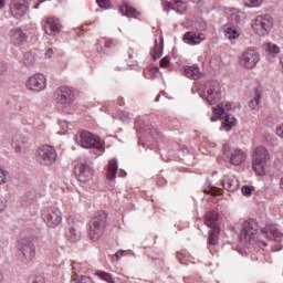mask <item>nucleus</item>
Wrapping results in <instances>:
<instances>
[{"label": "nucleus", "instance_id": "nucleus-25", "mask_svg": "<svg viewBox=\"0 0 283 283\" xmlns=\"http://www.w3.org/2000/svg\"><path fill=\"white\" fill-rule=\"evenodd\" d=\"M184 76L187 78H191L192 81H198L202 73H200V69L198 66H184Z\"/></svg>", "mask_w": 283, "mask_h": 283}, {"label": "nucleus", "instance_id": "nucleus-57", "mask_svg": "<svg viewBox=\"0 0 283 283\" xmlns=\"http://www.w3.org/2000/svg\"><path fill=\"white\" fill-rule=\"evenodd\" d=\"M0 283H3V274L0 273Z\"/></svg>", "mask_w": 283, "mask_h": 283}, {"label": "nucleus", "instance_id": "nucleus-5", "mask_svg": "<svg viewBox=\"0 0 283 283\" xmlns=\"http://www.w3.org/2000/svg\"><path fill=\"white\" fill-rule=\"evenodd\" d=\"M36 161L44 167H50L56 163V150L50 145H42L35 153Z\"/></svg>", "mask_w": 283, "mask_h": 283}, {"label": "nucleus", "instance_id": "nucleus-31", "mask_svg": "<svg viewBox=\"0 0 283 283\" xmlns=\"http://www.w3.org/2000/svg\"><path fill=\"white\" fill-rule=\"evenodd\" d=\"M36 200V192L35 191H29L25 192L22 197H21V202L24 207H28V205H32V201Z\"/></svg>", "mask_w": 283, "mask_h": 283}, {"label": "nucleus", "instance_id": "nucleus-47", "mask_svg": "<svg viewBox=\"0 0 283 283\" xmlns=\"http://www.w3.org/2000/svg\"><path fill=\"white\" fill-rule=\"evenodd\" d=\"M80 269H81V264H78L77 262L72 263L73 273L76 274V271H80Z\"/></svg>", "mask_w": 283, "mask_h": 283}, {"label": "nucleus", "instance_id": "nucleus-32", "mask_svg": "<svg viewBox=\"0 0 283 283\" xmlns=\"http://www.w3.org/2000/svg\"><path fill=\"white\" fill-rule=\"evenodd\" d=\"M151 57L154 59V61L160 59V56H163V44H160L158 46V41L155 40V46L151 49L150 51Z\"/></svg>", "mask_w": 283, "mask_h": 283}, {"label": "nucleus", "instance_id": "nucleus-54", "mask_svg": "<svg viewBox=\"0 0 283 283\" xmlns=\"http://www.w3.org/2000/svg\"><path fill=\"white\" fill-rule=\"evenodd\" d=\"M6 8V1L4 0H0V9Z\"/></svg>", "mask_w": 283, "mask_h": 283}, {"label": "nucleus", "instance_id": "nucleus-2", "mask_svg": "<svg viewBox=\"0 0 283 283\" xmlns=\"http://www.w3.org/2000/svg\"><path fill=\"white\" fill-rule=\"evenodd\" d=\"M107 222V212L101 210L88 223V235L93 242L101 240L105 233V223Z\"/></svg>", "mask_w": 283, "mask_h": 283}, {"label": "nucleus", "instance_id": "nucleus-24", "mask_svg": "<svg viewBox=\"0 0 283 283\" xmlns=\"http://www.w3.org/2000/svg\"><path fill=\"white\" fill-rule=\"evenodd\" d=\"M222 187L226 191H238V187H240V182L235 176H226L222 180Z\"/></svg>", "mask_w": 283, "mask_h": 283}, {"label": "nucleus", "instance_id": "nucleus-15", "mask_svg": "<svg viewBox=\"0 0 283 283\" xmlns=\"http://www.w3.org/2000/svg\"><path fill=\"white\" fill-rule=\"evenodd\" d=\"M27 87L32 92H43L48 87V80L41 73L34 74L27 81Z\"/></svg>", "mask_w": 283, "mask_h": 283}, {"label": "nucleus", "instance_id": "nucleus-17", "mask_svg": "<svg viewBox=\"0 0 283 283\" xmlns=\"http://www.w3.org/2000/svg\"><path fill=\"white\" fill-rule=\"evenodd\" d=\"M30 145H32V140L25 135H15L11 142V147L19 154H25L30 149Z\"/></svg>", "mask_w": 283, "mask_h": 283}, {"label": "nucleus", "instance_id": "nucleus-35", "mask_svg": "<svg viewBox=\"0 0 283 283\" xmlns=\"http://www.w3.org/2000/svg\"><path fill=\"white\" fill-rule=\"evenodd\" d=\"M265 52H269L270 54H280V46H277V44L268 42L265 44Z\"/></svg>", "mask_w": 283, "mask_h": 283}, {"label": "nucleus", "instance_id": "nucleus-51", "mask_svg": "<svg viewBox=\"0 0 283 283\" xmlns=\"http://www.w3.org/2000/svg\"><path fill=\"white\" fill-rule=\"evenodd\" d=\"M276 134L280 138H283V124L276 129Z\"/></svg>", "mask_w": 283, "mask_h": 283}, {"label": "nucleus", "instance_id": "nucleus-26", "mask_svg": "<svg viewBox=\"0 0 283 283\" xmlns=\"http://www.w3.org/2000/svg\"><path fill=\"white\" fill-rule=\"evenodd\" d=\"M112 48H114L112 40L102 39L96 44V50L99 54H107Z\"/></svg>", "mask_w": 283, "mask_h": 283}, {"label": "nucleus", "instance_id": "nucleus-55", "mask_svg": "<svg viewBox=\"0 0 283 283\" xmlns=\"http://www.w3.org/2000/svg\"><path fill=\"white\" fill-rule=\"evenodd\" d=\"M158 101H160V95H157L155 98V103H158Z\"/></svg>", "mask_w": 283, "mask_h": 283}, {"label": "nucleus", "instance_id": "nucleus-6", "mask_svg": "<svg viewBox=\"0 0 283 283\" xmlns=\"http://www.w3.org/2000/svg\"><path fill=\"white\" fill-rule=\"evenodd\" d=\"M258 221L255 219H249L242 223L240 240L245 244H251L258 235Z\"/></svg>", "mask_w": 283, "mask_h": 283}, {"label": "nucleus", "instance_id": "nucleus-37", "mask_svg": "<svg viewBox=\"0 0 283 283\" xmlns=\"http://www.w3.org/2000/svg\"><path fill=\"white\" fill-rule=\"evenodd\" d=\"M243 3L247 8H260L264 3V0H243Z\"/></svg>", "mask_w": 283, "mask_h": 283}, {"label": "nucleus", "instance_id": "nucleus-38", "mask_svg": "<svg viewBox=\"0 0 283 283\" xmlns=\"http://www.w3.org/2000/svg\"><path fill=\"white\" fill-rule=\"evenodd\" d=\"M10 180V172L3 168H0V185H6Z\"/></svg>", "mask_w": 283, "mask_h": 283}, {"label": "nucleus", "instance_id": "nucleus-7", "mask_svg": "<svg viewBox=\"0 0 283 283\" xmlns=\"http://www.w3.org/2000/svg\"><path fill=\"white\" fill-rule=\"evenodd\" d=\"M216 222H218V212H208L206 214L205 224L211 229L209 231L208 244H211L212 247L218 244V235H220V227H218Z\"/></svg>", "mask_w": 283, "mask_h": 283}, {"label": "nucleus", "instance_id": "nucleus-1", "mask_svg": "<svg viewBox=\"0 0 283 283\" xmlns=\"http://www.w3.org/2000/svg\"><path fill=\"white\" fill-rule=\"evenodd\" d=\"M75 143L84 149H92V147L94 149H98V151H103L105 149V140L87 130L77 133L75 135Z\"/></svg>", "mask_w": 283, "mask_h": 283}, {"label": "nucleus", "instance_id": "nucleus-14", "mask_svg": "<svg viewBox=\"0 0 283 283\" xmlns=\"http://www.w3.org/2000/svg\"><path fill=\"white\" fill-rule=\"evenodd\" d=\"M54 98L59 105H70L74 103V92L67 86H61L55 91Z\"/></svg>", "mask_w": 283, "mask_h": 283}, {"label": "nucleus", "instance_id": "nucleus-22", "mask_svg": "<svg viewBox=\"0 0 283 283\" xmlns=\"http://www.w3.org/2000/svg\"><path fill=\"white\" fill-rule=\"evenodd\" d=\"M165 12L175 10L176 12H185L187 10V0H172L171 2L166 1L164 3Z\"/></svg>", "mask_w": 283, "mask_h": 283}, {"label": "nucleus", "instance_id": "nucleus-63", "mask_svg": "<svg viewBox=\"0 0 283 283\" xmlns=\"http://www.w3.org/2000/svg\"><path fill=\"white\" fill-rule=\"evenodd\" d=\"M94 283V282H93Z\"/></svg>", "mask_w": 283, "mask_h": 283}, {"label": "nucleus", "instance_id": "nucleus-20", "mask_svg": "<svg viewBox=\"0 0 283 283\" xmlns=\"http://www.w3.org/2000/svg\"><path fill=\"white\" fill-rule=\"evenodd\" d=\"M61 20L56 18H49L46 19V22L44 24V32L49 36H54V34H57V32H61Z\"/></svg>", "mask_w": 283, "mask_h": 283}, {"label": "nucleus", "instance_id": "nucleus-43", "mask_svg": "<svg viewBox=\"0 0 283 283\" xmlns=\"http://www.w3.org/2000/svg\"><path fill=\"white\" fill-rule=\"evenodd\" d=\"M255 188L253 187V186H243L242 188H241V193L243 195V196H251V193L253 192V190H254Z\"/></svg>", "mask_w": 283, "mask_h": 283}, {"label": "nucleus", "instance_id": "nucleus-61", "mask_svg": "<svg viewBox=\"0 0 283 283\" xmlns=\"http://www.w3.org/2000/svg\"><path fill=\"white\" fill-rule=\"evenodd\" d=\"M202 28H203V29L207 28V24L203 23Z\"/></svg>", "mask_w": 283, "mask_h": 283}, {"label": "nucleus", "instance_id": "nucleus-62", "mask_svg": "<svg viewBox=\"0 0 283 283\" xmlns=\"http://www.w3.org/2000/svg\"><path fill=\"white\" fill-rule=\"evenodd\" d=\"M123 120H127V116L123 118Z\"/></svg>", "mask_w": 283, "mask_h": 283}, {"label": "nucleus", "instance_id": "nucleus-9", "mask_svg": "<svg viewBox=\"0 0 283 283\" xmlns=\"http://www.w3.org/2000/svg\"><path fill=\"white\" fill-rule=\"evenodd\" d=\"M18 249L22 255L21 260L23 264H30L36 258V247L30 239H22L18 244Z\"/></svg>", "mask_w": 283, "mask_h": 283}, {"label": "nucleus", "instance_id": "nucleus-8", "mask_svg": "<svg viewBox=\"0 0 283 283\" xmlns=\"http://www.w3.org/2000/svg\"><path fill=\"white\" fill-rule=\"evenodd\" d=\"M252 28L259 36H266L273 28V18L270 14L259 15L252 21Z\"/></svg>", "mask_w": 283, "mask_h": 283}, {"label": "nucleus", "instance_id": "nucleus-11", "mask_svg": "<svg viewBox=\"0 0 283 283\" xmlns=\"http://www.w3.org/2000/svg\"><path fill=\"white\" fill-rule=\"evenodd\" d=\"M240 65L245 70H253L258 63H260V53L254 48H249L243 51L239 59Z\"/></svg>", "mask_w": 283, "mask_h": 283}, {"label": "nucleus", "instance_id": "nucleus-33", "mask_svg": "<svg viewBox=\"0 0 283 283\" xmlns=\"http://www.w3.org/2000/svg\"><path fill=\"white\" fill-rule=\"evenodd\" d=\"M66 235L71 242H76L77 240H81V230L76 228H71Z\"/></svg>", "mask_w": 283, "mask_h": 283}, {"label": "nucleus", "instance_id": "nucleus-16", "mask_svg": "<svg viewBox=\"0 0 283 283\" xmlns=\"http://www.w3.org/2000/svg\"><path fill=\"white\" fill-rule=\"evenodd\" d=\"M28 6H30V0H11L10 13L14 19H21L28 13Z\"/></svg>", "mask_w": 283, "mask_h": 283}, {"label": "nucleus", "instance_id": "nucleus-49", "mask_svg": "<svg viewBox=\"0 0 283 283\" xmlns=\"http://www.w3.org/2000/svg\"><path fill=\"white\" fill-rule=\"evenodd\" d=\"M6 209V200L3 199V197H0V213L1 211H4Z\"/></svg>", "mask_w": 283, "mask_h": 283}, {"label": "nucleus", "instance_id": "nucleus-4", "mask_svg": "<svg viewBox=\"0 0 283 283\" xmlns=\"http://www.w3.org/2000/svg\"><path fill=\"white\" fill-rule=\"evenodd\" d=\"M222 151L226 163H230V165H234L235 167H240V165L247 160V154L240 148L231 147L226 144L222 147Z\"/></svg>", "mask_w": 283, "mask_h": 283}, {"label": "nucleus", "instance_id": "nucleus-53", "mask_svg": "<svg viewBox=\"0 0 283 283\" xmlns=\"http://www.w3.org/2000/svg\"><path fill=\"white\" fill-rule=\"evenodd\" d=\"M124 253H125V251H118V252L115 254L116 260H118V258H120V255H123Z\"/></svg>", "mask_w": 283, "mask_h": 283}, {"label": "nucleus", "instance_id": "nucleus-45", "mask_svg": "<svg viewBox=\"0 0 283 283\" xmlns=\"http://www.w3.org/2000/svg\"><path fill=\"white\" fill-rule=\"evenodd\" d=\"M170 63H171V59L169 56H165L160 60L159 65L160 67H169Z\"/></svg>", "mask_w": 283, "mask_h": 283}, {"label": "nucleus", "instance_id": "nucleus-60", "mask_svg": "<svg viewBox=\"0 0 283 283\" xmlns=\"http://www.w3.org/2000/svg\"><path fill=\"white\" fill-rule=\"evenodd\" d=\"M282 250V248H276V251H281Z\"/></svg>", "mask_w": 283, "mask_h": 283}, {"label": "nucleus", "instance_id": "nucleus-23", "mask_svg": "<svg viewBox=\"0 0 283 283\" xmlns=\"http://www.w3.org/2000/svg\"><path fill=\"white\" fill-rule=\"evenodd\" d=\"M184 41L188 45H200V43H202V41H205V36H202V34H200V33L189 31V32L185 33Z\"/></svg>", "mask_w": 283, "mask_h": 283}, {"label": "nucleus", "instance_id": "nucleus-19", "mask_svg": "<svg viewBox=\"0 0 283 283\" xmlns=\"http://www.w3.org/2000/svg\"><path fill=\"white\" fill-rule=\"evenodd\" d=\"M9 39L12 45H15V46L25 45L28 41L25 38V33H23V30L19 28H14L10 30Z\"/></svg>", "mask_w": 283, "mask_h": 283}, {"label": "nucleus", "instance_id": "nucleus-28", "mask_svg": "<svg viewBox=\"0 0 283 283\" xmlns=\"http://www.w3.org/2000/svg\"><path fill=\"white\" fill-rule=\"evenodd\" d=\"M260 103H262V91L255 88L253 98L249 102V107L251 109H260Z\"/></svg>", "mask_w": 283, "mask_h": 283}, {"label": "nucleus", "instance_id": "nucleus-56", "mask_svg": "<svg viewBox=\"0 0 283 283\" xmlns=\"http://www.w3.org/2000/svg\"><path fill=\"white\" fill-rule=\"evenodd\" d=\"M261 244H262L263 247H269V244H268L266 242H264V241H261Z\"/></svg>", "mask_w": 283, "mask_h": 283}, {"label": "nucleus", "instance_id": "nucleus-42", "mask_svg": "<svg viewBox=\"0 0 283 283\" xmlns=\"http://www.w3.org/2000/svg\"><path fill=\"white\" fill-rule=\"evenodd\" d=\"M36 61L32 53H24V65H32Z\"/></svg>", "mask_w": 283, "mask_h": 283}, {"label": "nucleus", "instance_id": "nucleus-36", "mask_svg": "<svg viewBox=\"0 0 283 283\" xmlns=\"http://www.w3.org/2000/svg\"><path fill=\"white\" fill-rule=\"evenodd\" d=\"M203 193H208L210 196H220V193H222V190L218 187L208 186L206 189H203Z\"/></svg>", "mask_w": 283, "mask_h": 283}, {"label": "nucleus", "instance_id": "nucleus-29", "mask_svg": "<svg viewBox=\"0 0 283 283\" xmlns=\"http://www.w3.org/2000/svg\"><path fill=\"white\" fill-rule=\"evenodd\" d=\"M116 174H118V159L113 158L108 163V180H114L116 178Z\"/></svg>", "mask_w": 283, "mask_h": 283}, {"label": "nucleus", "instance_id": "nucleus-48", "mask_svg": "<svg viewBox=\"0 0 283 283\" xmlns=\"http://www.w3.org/2000/svg\"><path fill=\"white\" fill-rule=\"evenodd\" d=\"M8 70L6 62H0V74H3Z\"/></svg>", "mask_w": 283, "mask_h": 283}, {"label": "nucleus", "instance_id": "nucleus-52", "mask_svg": "<svg viewBox=\"0 0 283 283\" xmlns=\"http://www.w3.org/2000/svg\"><path fill=\"white\" fill-rule=\"evenodd\" d=\"M117 103H118L119 105H125V99H124L123 97H118V98H117Z\"/></svg>", "mask_w": 283, "mask_h": 283}, {"label": "nucleus", "instance_id": "nucleus-18", "mask_svg": "<svg viewBox=\"0 0 283 283\" xmlns=\"http://www.w3.org/2000/svg\"><path fill=\"white\" fill-rule=\"evenodd\" d=\"M226 17L228 19V23L232 27L242 25L247 19V14L238 9H227Z\"/></svg>", "mask_w": 283, "mask_h": 283}, {"label": "nucleus", "instance_id": "nucleus-27", "mask_svg": "<svg viewBox=\"0 0 283 283\" xmlns=\"http://www.w3.org/2000/svg\"><path fill=\"white\" fill-rule=\"evenodd\" d=\"M122 14H125V17H133V19H140V13L138 10H136L134 7L124 3L120 8Z\"/></svg>", "mask_w": 283, "mask_h": 283}, {"label": "nucleus", "instance_id": "nucleus-46", "mask_svg": "<svg viewBox=\"0 0 283 283\" xmlns=\"http://www.w3.org/2000/svg\"><path fill=\"white\" fill-rule=\"evenodd\" d=\"M187 258V251H181L177 253V260L180 264H185V259Z\"/></svg>", "mask_w": 283, "mask_h": 283}, {"label": "nucleus", "instance_id": "nucleus-34", "mask_svg": "<svg viewBox=\"0 0 283 283\" xmlns=\"http://www.w3.org/2000/svg\"><path fill=\"white\" fill-rule=\"evenodd\" d=\"M237 27H227L224 29V34L227 36V39H229L230 41L232 39H238L239 34H238V29H235Z\"/></svg>", "mask_w": 283, "mask_h": 283}, {"label": "nucleus", "instance_id": "nucleus-44", "mask_svg": "<svg viewBox=\"0 0 283 283\" xmlns=\"http://www.w3.org/2000/svg\"><path fill=\"white\" fill-rule=\"evenodd\" d=\"M96 3L99 6V8H104L105 10H107L109 6H112L109 0H96Z\"/></svg>", "mask_w": 283, "mask_h": 283}, {"label": "nucleus", "instance_id": "nucleus-50", "mask_svg": "<svg viewBox=\"0 0 283 283\" xmlns=\"http://www.w3.org/2000/svg\"><path fill=\"white\" fill-rule=\"evenodd\" d=\"M54 54V51L52 49H48L45 52V57L46 59H52V55Z\"/></svg>", "mask_w": 283, "mask_h": 283}, {"label": "nucleus", "instance_id": "nucleus-30", "mask_svg": "<svg viewBox=\"0 0 283 283\" xmlns=\"http://www.w3.org/2000/svg\"><path fill=\"white\" fill-rule=\"evenodd\" d=\"M222 118H224L223 125L226 127V132H231L233 127H235L237 119L235 117L228 115L227 113L223 114Z\"/></svg>", "mask_w": 283, "mask_h": 283}, {"label": "nucleus", "instance_id": "nucleus-3", "mask_svg": "<svg viewBox=\"0 0 283 283\" xmlns=\"http://www.w3.org/2000/svg\"><path fill=\"white\" fill-rule=\"evenodd\" d=\"M269 150L264 146L255 148L253 154L252 167L258 176H264L266 174V165H269Z\"/></svg>", "mask_w": 283, "mask_h": 283}, {"label": "nucleus", "instance_id": "nucleus-13", "mask_svg": "<svg viewBox=\"0 0 283 283\" xmlns=\"http://www.w3.org/2000/svg\"><path fill=\"white\" fill-rule=\"evenodd\" d=\"M75 176L80 182H88L94 178V168H92V163L81 161L80 166L75 167Z\"/></svg>", "mask_w": 283, "mask_h": 283}, {"label": "nucleus", "instance_id": "nucleus-21", "mask_svg": "<svg viewBox=\"0 0 283 283\" xmlns=\"http://www.w3.org/2000/svg\"><path fill=\"white\" fill-rule=\"evenodd\" d=\"M263 233H265V237L270 240H274V242H282L283 233L277 228V224H269L263 229Z\"/></svg>", "mask_w": 283, "mask_h": 283}, {"label": "nucleus", "instance_id": "nucleus-10", "mask_svg": "<svg viewBox=\"0 0 283 283\" xmlns=\"http://www.w3.org/2000/svg\"><path fill=\"white\" fill-rule=\"evenodd\" d=\"M42 219L48 227L54 229V227H59L63 221V213L56 207H48L42 211Z\"/></svg>", "mask_w": 283, "mask_h": 283}, {"label": "nucleus", "instance_id": "nucleus-40", "mask_svg": "<svg viewBox=\"0 0 283 283\" xmlns=\"http://www.w3.org/2000/svg\"><path fill=\"white\" fill-rule=\"evenodd\" d=\"M135 127H136V129H138L139 132H145L146 134H153L151 127L142 125L140 122H138V120H136Z\"/></svg>", "mask_w": 283, "mask_h": 283}, {"label": "nucleus", "instance_id": "nucleus-58", "mask_svg": "<svg viewBox=\"0 0 283 283\" xmlns=\"http://www.w3.org/2000/svg\"><path fill=\"white\" fill-rule=\"evenodd\" d=\"M159 262H160V263H159V266H163V262H164L163 259L159 260Z\"/></svg>", "mask_w": 283, "mask_h": 283}, {"label": "nucleus", "instance_id": "nucleus-41", "mask_svg": "<svg viewBox=\"0 0 283 283\" xmlns=\"http://www.w3.org/2000/svg\"><path fill=\"white\" fill-rule=\"evenodd\" d=\"M214 115L210 118L211 123H216L218 118H222L224 116V108H219L214 111Z\"/></svg>", "mask_w": 283, "mask_h": 283}, {"label": "nucleus", "instance_id": "nucleus-12", "mask_svg": "<svg viewBox=\"0 0 283 283\" xmlns=\"http://www.w3.org/2000/svg\"><path fill=\"white\" fill-rule=\"evenodd\" d=\"M203 96L210 105H216L220 101V83L218 81H209L205 84Z\"/></svg>", "mask_w": 283, "mask_h": 283}, {"label": "nucleus", "instance_id": "nucleus-39", "mask_svg": "<svg viewBox=\"0 0 283 283\" xmlns=\"http://www.w3.org/2000/svg\"><path fill=\"white\" fill-rule=\"evenodd\" d=\"M96 275H98V277H101V280H104V282L115 283L114 279L112 277V274H109L107 272H96Z\"/></svg>", "mask_w": 283, "mask_h": 283}, {"label": "nucleus", "instance_id": "nucleus-59", "mask_svg": "<svg viewBox=\"0 0 283 283\" xmlns=\"http://www.w3.org/2000/svg\"><path fill=\"white\" fill-rule=\"evenodd\" d=\"M34 8H35V10H39V4H35Z\"/></svg>", "mask_w": 283, "mask_h": 283}]
</instances>
